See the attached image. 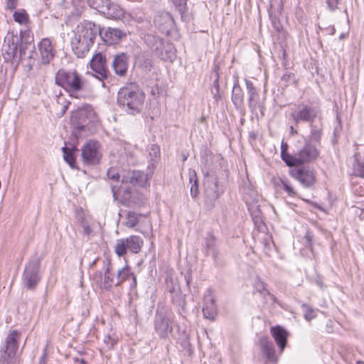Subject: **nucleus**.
Instances as JSON below:
<instances>
[{
	"mask_svg": "<svg viewBox=\"0 0 364 364\" xmlns=\"http://www.w3.org/2000/svg\"><path fill=\"white\" fill-rule=\"evenodd\" d=\"M99 31L100 27L92 22H85L77 26L71 39V46L78 58L85 57L89 52Z\"/></svg>",
	"mask_w": 364,
	"mask_h": 364,
	"instance_id": "1",
	"label": "nucleus"
},
{
	"mask_svg": "<svg viewBox=\"0 0 364 364\" xmlns=\"http://www.w3.org/2000/svg\"><path fill=\"white\" fill-rule=\"evenodd\" d=\"M145 95L136 85L122 87L118 92V103L132 112H139L144 105Z\"/></svg>",
	"mask_w": 364,
	"mask_h": 364,
	"instance_id": "2",
	"label": "nucleus"
},
{
	"mask_svg": "<svg viewBox=\"0 0 364 364\" xmlns=\"http://www.w3.org/2000/svg\"><path fill=\"white\" fill-rule=\"evenodd\" d=\"M55 82L62 87L71 96L82 90L85 81L80 74L75 70H66L61 69L55 75Z\"/></svg>",
	"mask_w": 364,
	"mask_h": 364,
	"instance_id": "3",
	"label": "nucleus"
},
{
	"mask_svg": "<svg viewBox=\"0 0 364 364\" xmlns=\"http://www.w3.org/2000/svg\"><path fill=\"white\" fill-rule=\"evenodd\" d=\"M173 314L164 307H159L154 320V329L161 338H169L173 331Z\"/></svg>",
	"mask_w": 364,
	"mask_h": 364,
	"instance_id": "4",
	"label": "nucleus"
},
{
	"mask_svg": "<svg viewBox=\"0 0 364 364\" xmlns=\"http://www.w3.org/2000/svg\"><path fill=\"white\" fill-rule=\"evenodd\" d=\"M148 181L146 174H144L141 171H125L123 173L122 185L118 186L117 185H112V193L115 196L119 189L124 188L127 190L129 188V184L132 186L138 185L139 186H144Z\"/></svg>",
	"mask_w": 364,
	"mask_h": 364,
	"instance_id": "5",
	"label": "nucleus"
},
{
	"mask_svg": "<svg viewBox=\"0 0 364 364\" xmlns=\"http://www.w3.org/2000/svg\"><path fill=\"white\" fill-rule=\"evenodd\" d=\"M320 154L318 146L310 142H305L303 148L294 154L291 166L306 164L315 161Z\"/></svg>",
	"mask_w": 364,
	"mask_h": 364,
	"instance_id": "6",
	"label": "nucleus"
},
{
	"mask_svg": "<svg viewBox=\"0 0 364 364\" xmlns=\"http://www.w3.org/2000/svg\"><path fill=\"white\" fill-rule=\"evenodd\" d=\"M21 333L16 330H11L6 338V346L0 356V364H12V359L18 348V341Z\"/></svg>",
	"mask_w": 364,
	"mask_h": 364,
	"instance_id": "7",
	"label": "nucleus"
},
{
	"mask_svg": "<svg viewBox=\"0 0 364 364\" xmlns=\"http://www.w3.org/2000/svg\"><path fill=\"white\" fill-rule=\"evenodd\" d=\"M145 41L148 46L155 53V54L161 59L164 60L173 61L175 58V52L171 46H167L165 51V44L164 41L156 36L147 35Z\"/></svg>",
	"mask_w": 364,
	"mask_h": 364,
	"instance_id": "8",
	"label": "nucleus"
},
{
	"mask_svg": "<svg viewBox=\"0 0 364 364\" xmlns=\"http://www.w3.org/2000/svg\"><path fill=\"white\" fill-rule=\"evenodd\" d=\"M223 189L213 177H208L204 182L205 205L208 209H212L218 199Z\"/></svg>",
	"mask_w": 364,
	"mask_h": 364,
	"instance_id": "9",
	"label": "nucleus"
},
{
	"mask_svg": "<svg viewBox=\"0 0 364 364\" xmlns=\"http://www.w3.org/2000/svg\"><path fill=\"white\" fill-rule=\"evenodd\" d=\"M101 157L100 144L95 141H89L82 148V161L87 165L98 164Z\"/></svg>",
	"mask_w": 364,
	"mask_h": 364,
	"instance_id": "10",
	"label": "nucleus"
},
{
	"mask_svg": "<svg viewBox=\"0 0 364 364\" xmlns=\"http://www.w3.org/2000/svg\"><path fill=\"white\" fill-rule=\"evenodd\" d=\"M39 267L40 262L36 259L31 261L26 267L23 277V284L27 289H35L40 281L38 275Z\"/></svg>",
	"mask_w": 364,
	"mask_h": 364,
	"instance_id": "11",
	"label": "nucleus"
},
{
	"mask_svg": "<svg viewBox=\"0 0 364 364\" xmlns=\"http://www.w3.org/2000/svg\"><path fill=\"white\" fill-rule=\"evenodd\" d=\"M318 114V109L304 103L299 105L297 110L291 113V117L295 122H306L311 123Z\"/></svg>",
	"mask_w": 364,
	"mask_h": 364,
	"instance_id": "12",
	"label": "nucleus"
},
{
	"mask_svg": "<svg viewBox=\"0 0 364 364\" xmlns=\"http://www.w3.org/2000/svg\"><path fill=\"white\" fill-rule=\"evenodd\" d=\"M99 11L107 15L108 18L120 19L124 15V10L117 4L109 0H95Z\"/></svg>",
	"mask_w": 364,
	"mask_h": 364,
	"instance_id": "13",
	"label": "nucleus"
},
{
	"mask_svg": "<svg viewBox=\"0 0 364 364\" xmlns=\"http://www.w3.org/2000/svg\"><path fill=\"white\" fill-rule=\"evenodd\" d=\"M290 173L305 188H310L316 183L315 171L306 167L291 170Z\"/></svg>",
	"mask_w": 364,
	"mask_h": 364,
	"instance_id": "14",
	"label": "nucleus"
},
{
	"mask_svg": "<svg viewBox=\"0 0 364 364\" xmlns=\"http://www.w3.org/2000/svg\"><path fill=\"white\" fill-rule=\"evenodd\" d=\"M22 50L18 48L17 43L5 40L2 47V55L4 60L7 62L11 61L14 63H18L22 58Z\"/></svg>",
	"mask_w": 364,
	"mask_h": 364,
	"instance_id": "15",
	"label": "nucleus"
},
{
	"mask_svg": "<svg viewBox=\"0 0 364 364\" xmlns=\"http://www.w3.org/2000/svg\"><path fill=\"white\" fill-rule=\"evenodd\" d=\"M92 70L97 74V77L100 80L107 79L109 75V72L107 67L105 55L101 53L93 55L90 62Z\"/></svg>",
	"mask_w": 364,
	"mask_h": 364,
	"instance_id": "16",
	"label": "nucleus"
},
{
	"mask_svg": "<svg viewBox=\"0 0 364 364\" xmlns=\"http://www.w3.org/2000/svg\"><path fill=\"white\" fill-rule=\"evenodd\" d=\"M38 50L41 55V62L43 64H48L55 56V50L51 41L45 38L38 43Z\"/></svg>",
	"mask_w": 364,
	"mask_h": 364,
	"instance_id": "17",
	"label": "nucleus"
},
{
	"mask_svg": "<svg viewBox=\"0 0 364 364\" xmlns=\"http://www.w3.org/2000/svg\"><path fill=\"white\" fill-rule=\"evenodd\" d=\"M98 33L100 34L102 40L107 44H114L118 43L125 33L118 28H108L105 32L100 30Z\"/></svg>",
	"mask_w": 364,
	"mask_h": 364,
	"instance_id": "18",
	"label": "nucleus"
},
{
	"mask_svg": "<svg viewBox=\"0 0 364 364\" xmlns=\"http://www.w3.org/2000/svg\"><path fill=\"white\" fill-rule=\"evenodd\" d=\"M272 337L274 338L276 343L282 352L287 345L288 333L287 331L280 326L272 327L270 329Z\"/></svg>",
	"mask_w": 364,
	"mask_h": 364,
	"instance_id": "19",
	"label": "nucleus"
},
{
	"mask_svg": "<svg viewBox=\"0 0 364 364\" xmlns=\"http://www.w3.org/2000/svg\"><path fill=\"white\" fill-rule=\"evenodd\" d=\"M105 276L101 280V285L105 289H109L113 285H116L115 277L112 274V265L109 259L104 261Z\"/></svg>",
	"mask_w": 364,
	"mask_h": 364,
	"instance_id": "20",
	"label": "nucleus"
},
{
	"mask_svg": "<svg viewBox=\"0 0 364 364\" xmlns=\"http://www.w3.org/2000/svg\"><path fill=\"white\" fill-rule=\"evenodd\" d=\"M112 66L117 75L121 76L124 75L128 67L127 55L124 53L116 55L113 60Z\"/></svg>",
	"mask_w": 364,
	"mask_h": 364,
	"instance_id": "21",
	"label": "nucleus"
},
{
	"mask_svg": "<svg viewBox=\"0 0 364 364\" xmlns=\"http://www.w3.org/2000/svg\"><path fill=\"white\" fill-rule=\"evenodd\" d=\"M203 313L204 317L210 320H214L217 314L216 306L214 302V299L211 295H207L205 296Z\"/></svg>",
	"mask_w": 364,
	"mask_h": 364,
	"instance_id": "22",
	"label": "nucleus"
},
{
	"mask_svg": "<svg viewBox=\"0 0 364 364\" xmlns=\"http://www.w3.org/2000/svg\"><path fill=\"white\" fill-rule=\"evenodd\" d=\"M260 347L262 353L266 356L268 360L274 362L276 361L275 350L272 343L268 340L267 338H262L260 339Z\"/></svg>",
	"mask_w": 364,
	"mask_h": 364,
	"instance_id": "23",
	"label": "nucleus"
},
{
	"mask_svg": "<svg viewBox=\"0 0 364 364\" xmlns=\"http://www.w3.org/2000/svg\"><path fill=\"white\" fill-rule=\"evenodd\" d=\"M126 242L128 250L133 253H138L143 245L142 239L136 235H131L126 239Z\"/></svg>",
	"mask_w": 364,
	"mask_h": 364,
	"instance_id": "24",
	"label": "nucleus"
},
{
	"mask_svg": "<svg viewBox=\"0 0 364 364\" xmlns=\"http://www.w3.org/2000/svg\"><path fill=\"white\" fill-rule=\"evenodd\" d=\"M141 218V214L129 212L127 213L123 225L129 228H132L139 222Z\"/></svg>",
	"mask_w": 364,
	"mask_h": 364,
	"instance_id": "25",
	"label": "nucleus"
},
{
	"mask_svg": "<svg viewBox=\"0 0 364 364\" xmlns=\"http://www.w3.org/2000/svg\"><path fill=\"white\" fill-rule=\"evenodd\" d=\"M129 275L133 277L134 280L135 281V277L131 274L130 269L129 267H125L117 271V274L115 277L116 286L119 285L124 281H125Z\"/></svg>",
	"mask_w": 364,
	"mask_h": 364,
	"instance_id": "26",
	"label": "nucleus"
},
{
	"mask_svg": "<svg viewBox=\"0 0 364 364\" xmlns=\"http://www.w3.org/2000/svg\"><path fill=\"white\" fill-rule=\"evenodd\" d=\"M245 84H246V87H247V89L248 91L249 95H250V97H249L250 104L252 106L255 103V102L257 99L258 95H257L255 87H254L253 83L250 80L245 79Z\"/></svg>",
	"mask_w": 364,
	"mask_h": 364,
	"instance_id": "27",
	"label": "nucleus"
},
{
	"mask_svg": "<svg viewBox=\"0 0 364 364\" xmlns=\"http://www.w3.org/2000/svg\"><path fill=\"white\" fill-rule=\"evenodd\" d=\"M288 145L287 143L282 141L281 144V156L282 160L286 163L288 166H291V161L294 154L291 155L287 152Z\"/></svg>",
	"mask_w": 364,
	"mask_h": 364,
	"instance_id": "28",
	"label": "nucleus"
},
{
	"mask_svg": "<svg viewBox=\"0 0 364 364\" xmlns=\"http://www.w3.org/2000/svg\"><path fill=\"white\" fill-rule=\"evenodd\" d=\"M189 179L190 183H191V193L193 197H196L198 195V181L196 178V173L193 170L189 171Z\"/></svg>",
	"mask_w": 364,
	"mask_h": 364,
	"instance_id": "29",
	"label": "nucleus"
},
{
	"mask_svg": "<svg viewBox=\"0 0 364 364\" xmlns=\"http://www.w3.org/2000/svg\"><path fill=\"white\" fill-rule=\"evenodd\" d=\"M162 21H164V24L166 25V27L171 26L173 23V19L168 13H163L159 15L156 17L154 22L156 24H159Z\"/></svg>",
	"mask_w": 364,
	"mask_h": 364,
	"instance_id": "30",
	"label": "nucleus"
},
{
	"mask_svg": "<svg viewBox=\"0 0 364 364\" xmlns=\"http://www.w3.org/2000/svg\"><path fill=\"white\" fill-rule=\"evenodd\" d=\"M321 137V131L315 127H312L309 138L306 141L318 145L319 144Z\"/></svg>",
	"mask_w": 364,
	"mask_h": 364,
	"instance_id": "31",
	"label": "nucleus"
},
{
	"mask_svg": "<svg viewBox=\"0 0 364 364\" xmlns=\"http://www.w3.org/2000/svg\"><path fill=\"white\" fill-rule=\"evenodd\" d=\"M62 150L65 161L70 166L71 168H75V158L73 156V151L66 146L63 147Z\"/></svg>",
	"mask_w": 364,
	"mask_h": 364,
	"instance_id": "32",
	"label": "nucleus"
},
{
	"mask_svg": "<svg viewBox=\"0 0 364 364\" xmlns=\"http://www.w3.org/2000/svg\"><path fill=\"white\" fill-rule=\"evenodd\" d=\"M127 249L128 247L127 246L126 240L122 239L117 241L114 248V252L119 257H121L127 253Z\"/></svg>",
	"mask_w": 364,
	"mask_h": 364,
	"instance_id": "33",
	"label": "nucleus"
},
{
	"mask_svg": "<svg viewBox=\"0 0 364 364\" xmlns=\"http://www.w3.org/2000/svg\"><path fill=\"white\" fill-rule=\"evenodd\" d=\"M77 114L79 116V117H87V118H91L94 119L95 118V113L90 106H85V107L80 109Z\"/></svg>",
	"mask_w": 364,
	"mask_h": 364,
	"instance_id": "34",
	"label": "nucleus"
},
{
	"mask_svg": "<svg viewBox=\"0 0 364 364\" xmlns=\"http://www.w3.org/2000/svg\"><path fill=\"white\" fill-rule=\"evenodd\" d=\"M80 226L82 228V232L87 237H90L92 232L90 222L87 218H82L80 220Z\"/></svg>",
	"mask_w": 364,
	"mask_h": 364,
	"instance_id": "35",
	"label": "nucleus"
},
{
	"mask_svg": "<svg viewBox=\"0 0 364 364\" xmlns=\"http://www.w3.org/2000/svg\"><path fill=\"white\" fill-rule=\"evenodd\" d=\"M13 16L15 21L20 24H26L28 21V14L25 11H15Z\"/></svg>",
	"mask_w": 364,
	"mask_h": 364,
	"instance_id": "36",
	"label": "nucleus"
},
{
	"mask_svg": "<svg viewBox=\"0 0 364 364\" xmlns=\"http://www.w3.org/2000/svg\"><path fill=\"white\" fill-rule=\"evenodd\" d=\"M281 188L284 190L289 196L294 197L297 196L296 192L291 186V183L286 180H281Z\"/></svg>",
	"mask_w": 364,
	"mask_h": 364,
	"instance_id": "37",
	"label": "nucleus"
},
{
	"mask_svg": "<svg viewBox=\"0 0 364 364\" xmlns=\"http://www.w3.org/2000/svg\"><path fill=\"white\" fill-rule=\"evenodd\" d=\"M107 176L108 178L113 180L116 182H122L123 174H119L116 168H110L107 170Z\"/></svg>",
	"mask_w": 364,
	"mask_h": 364,
	"instance_id": "38",
	"label": "nucleus"
},
{
	"mask_svg": "<svg viewBox=\"0 0 364 364\" xmlns=\"http://www.w3.org/2000/svg\"><path fill=\"white\" fill-rule=\"evenodd\" d=\"M304 318L309 321L316 317V311L311 309L309 306L304 304L302 306Z\"/></svg>",
	"mask_w": 364,
	"mask_h": 364,
	"instance_id": "39",
	"label": "nucleus"
},
{
	"mask_svg": "<svg viewBox=\"0 0 364 364\" xmlns=\"http://www.w3.org/2000/svg\"><path fill=\"white\" fill-rule=\"evenodd\" d=\"M172 4H174L177 10L181 13L183 14L186 10L187 0H169Z\"/></svg>",
	"mask_w": 364,
	"mask_h": 364,
	"instance_id": "40",
	"label": "nucleus"
},
{
	"mask_svg": "<svg viewBox=\"0 0 364 364\" xmlns=\"http://www.w3.org/2000/svg\"><path fill=\"white\" fill-rule=\"evenodd\" d=\"M355 159L359 166L361 168L364 166V147L358 148L355 153Z\"/></svg>",
	"mask_w": 364,
	"mask_h": 364,
	"instance_id": "41",
	"label": "nucleus"
},
{
	"mask_svg": "<svg viewBox=\"0 0 364 364\" xmlns=\"http://www.w3.org/2000/svg\"><path fill=\"white\" fill-rule=\"evenodd\" d=\"M149 154L153 157L151 160L156 162L160 156L159 146L155 144L152 145L150 147Z\"/></svg>",
	"mask_w": 364,
	"mask_h": 364,
	"instance_id": "42",
	"label": "nucleus"
},
{
	"mask_svg": "<svg viewBox=\"0 0 364 364\" xmlns=\"http://www.w3.org/2000/svg\"><path fill=\"white\" fill-rule=\"evenodd\" d=\"M18 0H6V8L9 10H14L16 8Z\"/></svg>",
	"mask_w": 364,
	"mask_h": 364,
	"instance_id": "43",
	"label": "nucleus"
},
{
	"mask_svg": "<svg viewBox=\"0 0 364 364\" xmlns=\"http://www.w3.org/2000/svg\"><path fill=\"white\" fill-rule=\"evenodd\" d=\"M338 3L339 0H327L328 6L331 11H335L338 9Z\"/></svg>",
	"mask_w": 364,
	"mask_h": 364,
	"instance_id": "44",
	"label": "nucleus"
},
{
	"mask_svg": "<svg viewBox=\"0 0 364 364\" xmlns=\"http://www.w3.org/2000/svg\"><path fill=\"white\" fill-rule=\"evenodd\" d=\"M305 237H306V240L308 241V242L310 244L312 240V235H311V233L307 232Z\"/></svg>",
	"mask_w": 364,
	"mask_h": 364,
	"instance_id": "45",
	"label": "nucleus"
},
{
	"mask_svg": "<svg viewBox=\"0 0 364 364\" xmlns=\"http://www.w3.org/2000/svg\"><path fill=\"white\" fill-rule=\"evenodd\" d=\"M214 242H215V239L213 237H210V241L208 242V243H207L208 247L210 248L214 245Z\"/></svg>",
	"mask_w": 364,
	"mask_h": 364,
	"instance_id": "46",
	"label": "nucleus"
},
{
	"mask_svg": "<svg viewBox=\"0 0 364 364\" xmlns=\"http://www.w3.org/2000/svg\"><path fill=\"white\" fill-rule=\"evenodd\" d=\"M237 90H240V87H239V86H238V87H237L236 85H235V86H234V87H233V93H234V95H235V99H237V98H238V100H240V97H237V95L235 93V92H236V91H237Z\"/></svg>",
	"mask_w": 364,
	"mask_h": 364,
	"instance_id": "47",
	"label": "nucleus"
},
{
	"mask_svg": "<svg viewBox=\"0 0 364 364\" xmlns=\"http://www.w3.org/2000/svg\"><path fill=\"white\" fill-rule=\"evenodd\" d=\"M45 357H46V353H44L43 355L41 356L40 361H39V364H46Z\"/></svg>",
	"mask_w": 364,
	"mask_h": 364,
	"instance_id": "48",
	"label": "nucleus"
},
{
	"mask_svg": "<svg viewBox=\"0 0 364 364\" xmlns=\"http://www.w3.org/2000/svg\"><path fill=\"white\" fill-rule=\"evenodd\" d=\"M291 132L292 134H296L297 133L296 130H295L292 126L291 127Z\"/></svg>",
	"mask_w": 364,
	"mask_h": 364,
	"instance_id": "49",
	"label": "nucleus"
},
{
	"mask_svg": "<svg viewBox=\"0 0 364 364\" xmlns=\"http://www.w3.org/2000/svg\"><path fill=\"white\" fill-rule=\"evenodd\" d=\"M361 177H364V171H361V173L360 174Z\"/></svg>",
	"mask_w": 364,
	"mask_h": 364,
	"instance_id": "50",
	"label": "nucleus"
},
{
	"mask_svg": "<svg viewBox=\"0 0 364 364\" xmlns=\"http://www.w3.org/2000/svg\"><path fill=\"white\" fill-rule=\"evenodd\" d=\"M357 364H364V363H363V362H362V361H358V362H357Z\"/></svg>",
	"mask_w": 364,
	"mask_h": 364,
	"instance_id": "51",
	"label": "nucleus"
},
{
	"mask_svg": "<svg viewBox=\"0 0 364 364\" xmlns=\"http://www.w3.org/2000/svg\"><path fill=\"white\" fill-rule=\"evenodd\" d=\"M344 38V35L342 34L341 36H340V38Z\"/></svg>",
	"mask_w": 364,
	"mask_h": 364,
	"instance_id": "52",
	"label": "nucleus"
}]
</instances>
